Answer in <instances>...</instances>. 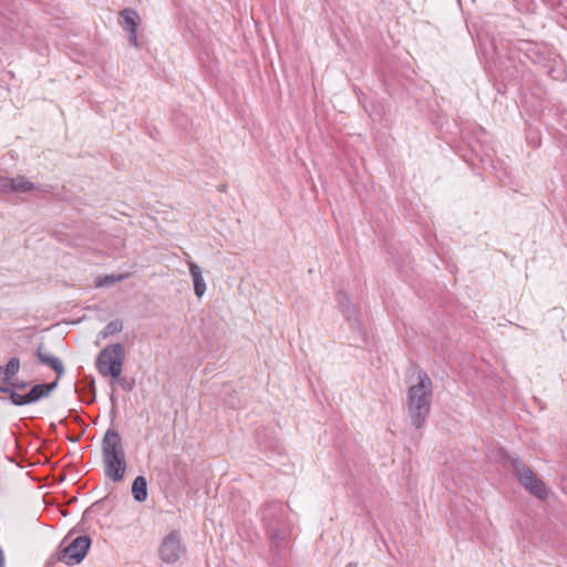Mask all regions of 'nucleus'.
Returning <instances> with one entry per match:
<instances>
[{
	"label": "nucleus",
	"instance_id": "f257e3e1",
	"mask_svg": "<svg viewBox=\"0 0 567 567\" xmlns=\"http://www.w3.org/2000/svg\"><path fill=\"white\" fill-rule=\"evenodd\" d=\"M432 394V380L425 372L417 371L406 393V409L413 429L420 430L424 426L431 411Z\"/></svg>",
	"mask_w": 567,
	"mask_h": 567
},
{
	"label": "nucleus",
	"instance_id": "f03ea898",
	"mask_svg": "<svg viewBox=\"0 0 567 567\" xmlns=\"http://www.w3.org/2000/svg\"><path fill=\"white\" fill-rule=\"evenodd\" d=\"M291 511L282 503H271L262 511V518L272 544L286 542L291 532Z\"/></svg>",
	"mask_w": 567,
	"mask_h": 567
},
{
	"label": "nucleus",
	"instance_id": "7ed1b4c3",
	"mask_svg": "<svg viewBox=\"0 0 567 567\" xmlns=\"http://www.w3.org/2000/svg\"><path fill=\"white\" fill-rule=\"evenodd\" d=\"M125 351L121 343L105 347L99 354L96 368L101 375L117 380L123 371Z\"/></svg>",
	"mask_w": 567,
	"mask_h": 567
},
{
	"label": "nucleus",
	"instance_id": "20e7f679",
	"mask_svg": "<svg viewBox=\"0 0 567 567\" xmlns=\"http://www.w3.org/2000/svg\"><path fill=\"white\" fill-rule=\"evenodd\" d=\"M513 465L516 478L530 495L540 501L548 497L545 483L525 463H513Z\"/></svg>",
	"mask_w": 567,
	"mask_h": 567
},
{
	"label": "nucleus",
	"instance_id": "39448f33",
	"mask_svg": "<svg viewBox=\"0 0 567 567\" xmlns=\"http://www.w3.org/2000/svg\"><path fill=\"white\" fill-rule=\"evenodd\" d=\"M58 382L34 385L29 392L20 393L12 388L0 385V392L7 393L14 405L32 404L47 398L56 386Z\"/></svg>",
	"mask_w": 567,
	"mask_h": 567
},
{
	"label": "nucleus",
	"instance_id": "423d86ee",
	"mask_svg": "<svg viewBox=\"0 0 567 567\" xmlns=\"http://www.w3.org/2000/svg\"><path fill=\"white\" fill-rule=\"evenodd\" d=\"M183 550L179 534L174 530L163 539L158 555L165 564L172 565L181 558Z\"/></svg>",
	"mask_w": 567,
	"mask_h": 567
},
{
	"label": "nucleus",
	"instance_id": "0eeeda50",
	"mask_svg": "<svg viewBox=\"0 0 567 567\" xmlns=\"http://www.w3.org/2000/svg\"><path fill=\"white\" fill-rule=\"evenodd\" d=\"M91 538L86 535L74 538L63 550V560L68 565L80 564L87 554Z\"/></svg>",
	"mask_w": 567,
	"mask_h": 567
},
{
	"label": "nucleus",
	"instance_id": "6e6552de",
	"mask_svg": "<svg viewBox=\"0 0 567 567\" xmlns=\"http://www.w3.org/2000/svg\"><path fill=\"white\" fill-rule=\"evenodd\" d=\"M102 450L104 461H123L124 458L122 440L116 431L109 430L105 433Z\"/></svg>",
	"mask_w": 567,
	"mask_h": 567
},
{
	"label": "nucleus",
	"instance_id": "1a4fd4ad",
	"mask_svg": "<svg viewBox=\"0 0 567 567\" xmlns=\"http://www.w3.org/2000/svg\"><path fill=\"white\" fill-rule=\"evenodd\" d=\"M185 257L194 286V293L198 299H200L203 298L207 290L206 281L203 276V269L199 265L192 260L190 256L187 252H185Z\"/></svg>",
	"mask_w": 567,
	"mask_h": 567
},
{
	"label": "nucleus",
	"instance_id": "9d476101",
	"mask_svg": "<svg viewBox=\"0 0 567 567\" xmlns=\"http://www.w3.org/2000/svg\"><path fill=\"white\" fill-rule=\"evenodd\" d=\"M121 24L127 31L130 42L133 47L138 48L137 40V27H138V14L134 10L123 9L120 12Z\"/></svg>",
	"mask_w": 567,
	"mask_h": 567
},
{
	"label": "nucleus",
	"instance_id": "9b49d317",
	"mask_svg": "<svg viewBox=\"0 0 567 567\" xmlns=\"http://www.w3.org/2000/svg\"><path fill=\"white\" fill-rule=\"evenodd\" d=\"M0 189L6 193H25L32 189H35V185L29 181H27L24 177H16V178H8V177H1L0 178Z\"/></svg>",
	"mask_w": 567,
	"mask_h": 567
},
{
	"label": "nucleus",
	"instance_id": "f8f14e48",
	"mask_svg": "<svg viewBox=\"0 0 567 567\" xmlns=\"http://www.w3.org/2000/svg\"><path fill=\"white\" fill-rule=\"evenodd\" d=\"M37 355L41 363L50 367L54 370L59 377H61L64 372L63 363L61 360L50 353L43 351V346H40L37 350Z\"/></svg>",
	"mask_w": 567,
	"mask_h": 567
},
{
	"label": "nucleus",
	"instance_id": "ddd939ff",
	"mask_svg": "<svg viewBox=\"0 0 567 567\" xmlns=\"http://www.w3.org/2000/svg\"><path fill=\"white\" fill-rule=\"evenodd\" d=\"M132 496L138 503H143L147 499V481L143 475L137 476L133 481Z\"/></svg>",
	"mask_w": 567,
	"mask_h": 567
},
{
	"label": "nucleus",
	"instance_id": "4468645a",
	"mask_svg": "<svg viewBox=\"0 0 567 567\" xmlns=\"http://www.w3.org/2000/svg\"><path fill=\"white\" fill-rule=\"evenodd\" d=\"M126 473V463H105L104 474L113 481L120 482L124 478Z\"/></svg>",
	"mask_w": 567,
	"mask_h": 567
},
{
	"label": "nucleus",
	"instance_id": "2eb2a0df",
	"mask_svg": "<svg viewBox=\"0 0 567 567\" xmlns=\"http://www.w3.org/2000/svg\"><path fill=\"white\" fill-rule=\"evenodd\" d=\"M20 369V360L11 358L6 365L0 367V375L3 378L0 384H6L11 381V378L17 374Z\"/></svg>",
	"mask_w": 567,
	"mask_h": 567
},
{
	"label": "nucleus",
	"instance_id": "dca6fc26",
	"mask_svg": "<svg viewBox=\"0 0 567 567\" xmlns=\"http://www.w3.org/2000/svg\"><path fill=\"white\" fill-rule=\"evenodd\" d=\"M123 330V322L120 319L109 322L104 329L99 333V338L104 340L109 337L120 333Z\"/></svg>",
	"mask_w": 567,
	"mask_h": 567
},
{
	"label": "nucleus",
	"instance_id": "f3484780",
	"mask_svg": "<svg viewBox=\"0 0 567 567\" xmlns=\"http://www.w3.org/2000/svg\"><path fill=\"white\" fill-rule=\"evenodd\" d=\"M2 385L3 386L12 388V389H14L16 391H18L20 393H21L22 390H24L27 388V383H24V382L13 383V382L9 381V383L2 384Z\"/></svg>",
	"mask_w": 567,
	"mask_h": 567
},
{
	"label": "nucleus",
	"instance_id": "a211bd4d",
	"mask_svg": "<svg viewBox=\"0 0 567 567\" xmlns=\"http://www.w3.org/2000/svg\"><path fill=\"white\" fill-rule=\"evenodd\" d=\"M126 278V275H121L118 276L117 278H107V282H115V281H120L122 279Z\"/></svg>",
	"mask_w": 567,
	"mask_h": 567
},
{
	"label": "nucleus",
	"instance_id": "6ab92c4d",
	"mask_svg": "<svg viewBox=\"0 0 567 567\" xmlns=\"http://www.w3.org/2000/svg\"><path fill=\"white\" fill-rule=\"evenodd\" d=\"M3 563H4V560H3V554H2V551L0 550V567H3Z\"/></svg>",
	"mask_w": 567,
	"mask_h": 567
},
{
	"label": "nucleus",
	"instance_id": "aec40b11",
	"mask_svg": "<svg viewBox=\"0 0 567 567\" xmlns=\"http://www.w3.org/2000/svg\"><path fill=\"white\" fill-rule=\"evenodd\" d=\"M503 458H504V461H512L511 457L508 455H505V454L503 455Z\"/></svg>",
	"mask_w": 567,
	"mask_h": 567
}]
</instances>
